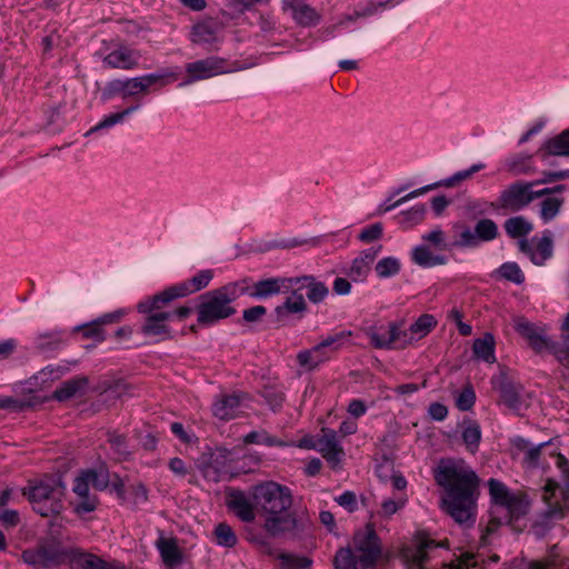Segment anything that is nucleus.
Instances as JSON below:
<instances>
[{
    "instance_id": "nucleus-1",
    "label": "nucleus",
    "mask_w": 569,
    "mask_h": 569,
    "mask_svg": "<svg viewBox=\"0 0 569 569\" xmlns=\"http://www.w3.org/2000/svg\"><path fill=\"white\" fill-rule=\"evenodd\" d=\"M433 476L437 485L445 490L441 509L457 523L472 527L479 485L476 472L463 460L442 459Z\"/></svg>"
},
{
    "instance_id": "nucleus-2",
    "label": "nucleus",
    "mask_w": 569,
    "mask_h": 569,
    "mask_svg": "<svg viewBox=\"0 0 569 569\" xmlns=\"http://www.w3.org/2000/svg\"><path fill=\"white\" fill-rule=\"evenodd\" d=\"M252 499L258 516L263 519V529L271 536L284 531L292 505L291 490L278 482L266 481L252 487Z\"/></svg>"
},
{
    "instance_id": "nucleus-3",
    "label": "nucleus",
    "mask_w": 569,
    "mask_h": 569,
    "mask_svg": "<svg viewBox=\"0 0 569 569\" xmlns=\"http://www.w3.org/2000/svg\"><path fill=\"white\" fill-rule=\"evenodd\" d=\"M555 463L561 472L563 489L561 490V500L557 497L559 485L553 479H548L542 488L541 498L546 503L542 510L535 519L533 529L537 536H543L556 521L565 518L569 512V461L560 453L551 455Z\"/></svg>"
},
{
    "instance_id": "nucleus-4",
    "label": "nucleus",
    "mask_w": 569,
    "mask_h": 569,
    "mask_svg": "<svg viewBox=\"0 0 569 569\" xmlns=\"http://www.w3.org/2000/svg\"><path fill=\"white\" fill-rule=\"evenodd\" d=\"M249 281L243 279L229 282L200 296L197 306V322L201 327H211L236 313L232 302L248 292Z\"/></svg>"
},
{
    "instance_id": "nucleus-5",
    "label": "nucleus",
    "mask_w": 569,
    "mask_h": 569,
    "mask_svg": "<svg viewBox=\"0 0 569 569\" xmlns=\"http://www.w3.org/2000/svg\"><path fill=\"white\" fill-rule=\"evenodd\" d=\"M173 299L163 290L138 303L137 309L144 315V321L140 328L147 337H160L167 339L171 337L169 322L172 315L163 310Z\"/></svg>"
},
{
    "instance_id": "nucleus-6",
    "label": "nucleus",
    "mask_w": 569,
    "mask_h": 569,
    "mask_svg": "<svg viewBox=\"0 0 569 569\" xmlns=\"http://www.w3.org/2000/svg\"><path fill=\"white\" fill-rule=\"evenodd\" d=\"M64 487L59 479H47L30 487L28 497L33 510L42 517H49L60 512Z\"/></svg>"
},
{
    "instance_id": "nucleus-7",
    "label": "nucleus",
    "mask_w": 569,
    "mask_h": 569,
    "mask_svg": "<svg viewBox=\"0 0 569 569\" xmlns=\"http://www.w3.org/2000/svg\"><path fill=\"white\" fill-rule=\"evenodd\" d=\"M535 183L517 180L502 189L495 202L490 203L492 209L517 212L527 208L533 200L540 199L546 191L533 190Z\"/></svg>"
},
{
    "instance_id": "nucleus-8",
    "label": "nucleus",
    "mask_w": 569,
    "mask_h": 569,
    "mask_svg": "<svg viewBox=\"0 0 569 569\" xmlns=\"http://www.w3.org/2000/svg\"><path fill=\"white\" fill-rule=\"evenodd\" d=\"M352 548L356 553V563L360 569L375 568L382 555V547L372 523H367L362 530L355 533Z\"/></svg>"
},
{
    "instance_id": "nucleus-9",
    "label": "nucleus",
    "mask_w": 569,
    "mask_h": 569,
    "mask_svg": "<svg viewBox=\"0 0 569 569\" xmlns=\"http://www.w3.org/2000/svg\"><path fill=\"white\" fill-rule=\"evenodd\" d=\"M489 493L497 508L505 511L503 518L507 521L518 519L527 512V503L499 480L490 479L488 482Z\"/></svg>"
},
{
    "instance_id": "nucleus-10",
    "label": "nucleus",
    "mask_w": 569,
    "mask_h": 569,
    "mask_svg": "<svg viewBox=\"0 0 569 569\" xmlns=\"http://www.w3.org/2000/svg\"><path fill=\"white\" fill-rule=\"evenodd\" d=\"M499 234L498 224L490 218H482L476 222L473 229L468 227L463 228L460 231L455 246L460 248H476L482 242L496 240Z\"/></svg>"
},
{
    "instance_id": "nucleus-11",
    "label": "nucleus",
    "mask_w": 569,
    "mask_h": 569,
    "mask_svg": "<svg viewBox=\"0 0 569 569\" xmlns=\"http://www.w3.org/2000/svg\"><path fill=\"white\" fill-rule=\"evenodd\" d=\"M184 70L187 77L180 86H188L197 81L207 80L228 71L226 60L220 57H208L189 62L186 64Z\"/></svg>"
},
{
    "instance_id": "nucleus-12",
    "label": "nucleus",
    "mask_w": 569,
    "mask_h": 569,
    "mask_svg": "<svg viewBox=\"0 0 569 569\" xmlns=\"http://www.w3.org/2000/svg\"><path fill=\"white\" fill-rule=\"evenodd\" d=\"M512 326L515 331L527 340L535 351L541 352L551 347L545 325L531 322L526 317L518 315L512 317Z\"/></svg>"
},
{
    "instance_id": "nucleus-13",
    "label": "nucleus",
    "mask_w": 569,
    "mask_h": 569,
    "mask_svg": "<svg viewBox=\"0 0 569 569\" xmlns=\"http://www.w3.org/2000/svg\"><path fill=\"white\" fill-rule=\"evenodd\" d=\"M223 29L224 26L221 21L211 18L203 19L192 26L190 40L198 46L212 47L222 41Z\"/></svg>"
},
{
    "instance_id": "nucleus-14",
    "label": "nucleus",
    "mask_w": 569,
    "mask_h": 569,
    "mask_svg": "<svg viewBox=\"0 0 569 569\" xmlns=\"http://www.w3.org/2000/svg\"><path fill=\"white\" fill-rule=\"evenodd\" d=\"M316 450L321 453L331 468L337 469L345 455L337 432L330 428H322L321 433L317 437Z\"/></svg>"
},
{
    "instance_id": "nucleus-15",
    "label": "nucleus",
    "mask_w": 569,
    "mask_h": 569,
    "mask_svg": "<svg viewBox=\"0 0 569 569\" xmlns=\"http://www.w3.org/2000/svg\"><path fill=\"white\" fill-rule=\"evenodd\" d=\"M282 9L300 27H316L322 20L321 12L303 0H283Z\"/></svg>"
},
{
    "instance_id": "nucleus-16",
    "label": "nucleus",
    "mask_w": 569,
    "mask_h": 569,
    "mask_svg": "<svg viewBox=\"0 0 569 569\" xmlns=\"http://www.w3.org/2000/svg\"><path fill=\"white\" fill-rule=\"evenodd\" d=\"M518 244L520 251L537 266H542L552 256L553 242L550 231H545L540 239H521Z\"/></svg>"
},
{
    "instance_id": "nucleus-17",
    "label": "nucleus",
    "mask_w": 569,
    "mask_h": 569,
    "mask_svg": "<svg viewBox=\"0 0 569 569\" xmlns=\"http://www.w3.org/2000/svg\"><path fill=\"white\" fill-rule=\"evenodd\" d=\"M68 565L71 569H127L120 561H106L93 553L79 549H70Z\"/></svg>"
},
{
    "instance_id": "nucleus-18",
    "label": "nucleus",
    "mask_w": 569,
    "mask_h": 569,
    "mask_svg": "<svg viewBox=\"0 0 569 569\" xmlns=\"http://www.w3.org/2000/svg\"><path fill=\"white\" fill-rule=\"evenodd\" d=\"M213 278L212 270H201L191 279L167 288L164 291L174 300L200 291L209 286Z\"/></svg>"
},
{
    "instance_id": "nucleus-19",
    "label": "nucleus",
    "mask_w": 569,
    "mask_h": 569,
    "mask_svg": "<svg viewBox=\"0 0 569 569\" xmlns=\"http://www.w3.org/2000/svg\"><path fill=\"white\" fill-rule=\"evenodd\" d=\"M177 79V72L150 73L130 78L127 79V94L128 97H133L140 92H146L153 84L166 86Z\"/></svg>"
},
{
    "instance_id": "nucleus-20",
    "label": "nucleus",
    "mask_w": 569,
    "mask_h": 569,
    "mask_svg": "<svg viewBox=\"0 0 569 569\" xmlns=\"http://www.w3.org/2000/svg\"><path fill=\"white\" fill-rule=\"evenodd\" d=\"M90 481L81 471L74 479L72 491L78 500L73 503V509L78 515H83L93 511L97 508L98 499L96 496L90 495Z\"/></svg>"
},
{
    "instance_id": "nucleus-21",
    "label": "nucleus",
    "mask_w": 569,
    "mask_h": 569,
    "mask_svg": "<svg viewBox=\"0 0 569 569\" xmlns=\"http://www.w3.org/2000/svg\"><path fill=\"white\" fill-rule=\"evenodd\" d=\"M376 349H395L396 322L373 325L362 329Z\"/></svg>"
},
{
    "instance_id": "nucleus-22",
    "label": "nucleus",
    "mask_w": 569,
    "mask_h": 569,
    "mask_svg": "<svg viewBox=\"0 0 569 569\" xmlns=\"http://www.w3.org/2000/svg\"><path fill=\"white\" fill-rule=\"evenodd\" d=\"M228 507L244 522H252L256 516H258L256 503L252 499V491L250 496L239 490L231 492Z\"/></svg>"
},
{
    "instance_id": "nucleus-23",
    "label": "nucleus",
    "mask_w": 569,
    "mask_h": 569,
    "mask_svg": "<svg viewBox=\"0 0 569 569\" xmlns=\"http://www.w3.org/2000/svg\"><path fill=\"white\" fill-rule=\"evenodd\" d=\"M138 60L137 51L119 44L103 58V63L109 68L130 70L138 66Z\"/></svg>"
},
{
    "instance_id": "nucleus-24",
    "label": "nucleus",
    "mask_w": 569,
    "mask_h": 569,
    "mask_svg": "<svg viewBox=\"0 0 569 569\" xmlns=\"http://www.w3.org/2000/svg\"><path fill=\"white\" fill-rule=\"evenodd\" d=\"M241 403L240 395H221L213 402L212 412L220 420H231L240 413Z\"/></svg>"
},
{
    "instance_id": "nucleus-25",
    "label": "nucleus",
    "mask_w": 569,
    "mask_h": 569,
    "mask_svg": "<svg viewBox=\"0 0 569 569\" xmlns=\"http://www.w3.org/2000/svg\"><path fill=\"white\" fill-rule=\"evenodd\" d=\"M156 547L161 556L163 563L168 568L179 566L183 560V553L174 538L160 536L156 541Z\"/></svg>"
},
{
    "instance_id": "nucleus-26",
    "label": "nucleus",
    "mask_w": 569,
    "mask_h": 569,
    "mask_svg": "<svg viewBox=\"0 0 569 569\" xmlns=\"http://www.w3.org/2000/svg\"><path fill=\"white\" fill-rule=\"evenodd\" d=\"M380 250L381 246H378L377 248H370L363 250L359 257L353 259L349 270V276L353 281L363 280L367 277L368 272L370 271V267Z\"/></svg>"
},
{
    "instance_id": "nucleus-27",
    "label": "nucleus",
    "mask_w": 569,
    "mask_h": 569,
    "mask_svg": "<svg viewBox=\"0 0 569 569\" xmlns=\"http://www.w3.org/2000/svg\"><path fill=\"white\" fill-rule=\"evenodd\" d=\"M503 169L512 177L530 176L537 169L530 154H513L503 160Z\"/></svg>"
},
{
    "instance_id": "nucleus-28",
    "label": "nucleus",
    "mask_w": 569,
    "mask_h": 569,
    "mask_svg": "<svg viewBox=\"0 0 569 569\" xmlns=\"http://www.w3.org/2000/svg\"><path fill=\"white\" fill-rule=\"evenodd\" d=\"M496 341L495 337L490 332H486L481 338L475 339L472 343V352L476 358L487 362L495 363L496 355H495Z\"/></svg>"
},
{
    "instance_id": "nucleus-29",
    "label": "nucleus",
    "mask_w": 569,
    "mask_h": 569,
    "mask_svg": "<svg viewBox=\"0 0 569 569\" xmlns=\"http://www.w3.org/2000/svg\"><path fill=\"white\" fill-rule=\"evenodd\" d=\"M292 284L302 282V287L308 289L307 297L313 303H319L328 296V288L323 282L317 281L312 276H305L301 278H293L289 280Z\"/></svg>"
},
{
    "instance_id": "nucleus-30",
    "label": "nucleus",
    "mask_w": 569,
    "mask_h": 569,
    "mask_svg": "<svg viewBox=\"0 0 569 569\" xmlns=\"http://www.w3.org/2000/svg\"><path fill=\"white\" fill-rule=\"evenodd\" d=\"M512 446L518 453L523 455L522 459L526 466L537 467L539 465V457L541 456L542 449L546 448L547 443L531 446L527 440L522 438H516L512 440Z\"/></svg>"
},
{
    "instance_id": "nucleus-31",
    "label": "nucleus",
    "mask_w": 569,
    "mask_h": 569,
    "mask_svg": "<svg viewBox=\"0 0 569 569\" xmlns=\"http://www.w3.org/2000/svg\"><path fill=\"white\" fill-rule=\"evenodd\" d=\"M503 229L508 237L520 241L532 232L533 224L523 216H515L505 220Z\"/></svg>"
},
{
    "instance_id": "nucleus-32",
    "label": "nucleus",
    "mask_w": 569,
    "mask_h": 569,
    "mask_svg": "<svg viewBox=\"0 0 569 569\" xmlns=\"http://www.w3.org/2000/svg\"><path fill=\"white\" fill-rule=\"evenodd\" d=\"M284 283V279L281 278H268L254 282L252 287L249 286L248 292L252 298H268L270 296L280 292L281 286Z\"/></svg>"
},
{
    "instance_id": "nucleus-33",
    "label": "nucleus",
    "mask_w": 569,
    "mask_h": 569,
    "mask_svg": "<svg viewBox=\"0 0 569 569\" xmlns=\"http://www.w3.org/2000/svg\"><path fill=\"white\" fill-rule=\"evenodd\" d=\"M541 199L539 203V217L547 223L559 214L565 203V198L562 196H543Z\"/></svg>"
},
{
    "instance_id": "nucleus-34",
    "label": "nucleus",
    "mask_w": 569,
    "mask_h": 569,
    "mask_svg": "<svg viewBox=\"0 0 569 569\" xmlns=\"http://www.w3.org/2000/svg\"><path fill=\"white\" fill-rule=\"evenodd\" d=\"M542 149L550 156L569 157V129L548 139Z\"/></svg>"
},
{
    "instance_id": "nucleus-35",
    "label": "nucleus",
    "mask_w": 569,
    "mask_h": 569,
    "mask_svg": "<svg viewBox=\"0 0 569 569\" xmlns=\"http://www.w3.org/2000/svg\"><path fill=\"white\" fill-rule=\"evenodd\" d=\"M64 341V333L62 330L41 332L34 338L36 348L41 351L58 349Z\"/></svg>"
},
{
    "instance_id": "nucleus-36",
    "label": "nucleus",
    "mask_w": 569,
    "mask_h": 569,
    "mask_svg": "<svg viewBox=\"0 0 569 569\" xmlns=\"http://www.w3.org/2000/svg\"><path fill=\"white\" fill-rule=\"evenodd\" d=\"M462 440L470 452H476L481 440V429L478 422L468 420L463 422Z\"/></svg>"
},
{
    "instance_id": "nucleus-37",
    "label": "nucleus",
    "mask_w": 569,
    "mask_h": 569,
    "mask_svg": "<svg viewBox=\"0 0 569 569\" xmlns=\"http://www.w3.org/2000/svg\"><path fill=\"white\" fill-rule=\"evenodd\" d=\"M307 303L302 295L292 292L286 301L276 308L278 317H283L288 313H301L306 311Z\"/></svg>"
},
{
    "instance_id": "nucleus-38",
    "label": "nucleus",
    "mask_w": 569,
    "mask_h": 569,
    "mask_svg": "<svg viewBox=\"0 0 569 569\" xmlns=\"http://www.w3.org/2000/svg\"><path fill=\"white\" fill-rule=\"evenodd\" d=\"M41 549L47 568L56 567L64 562L68 563L70 549L59 546H42Z\"/></svg>"
},
{
    "instance_id": "nucleus-39",
    "label": "nucleus",
    "mask_w": 569,
    "mask_h": 569,
    "mask_svg": "<svg viewBox=\"0 0 569 569\" xmlns=\"http://www.w3.org/2000/svg\"><path fill=\"white\" fill-rule=\"evenodd\" d=\"M499 391L506 406L515 411L521 410L522 401L517 387L510 382H503L501 383Z\"/></svg>"
},
{
    "instance_id": "nucleus-40",
    "label": "nucleus",
    "mask_w": 569,
    "mask_h": 569,
    "mask_svg": "<svg viewBox=\"0 0 569 569\" xmlns=\"http://www.w3.org/2000/svg\"><path fill=\"white\" fill-rule=\"evenodd\" d=\"M412 260L421 267L442 264L443 258L435 257L426 246H418L411 252Z\"/></svg>"
},
{
    "instance_id": "nucleus-41",
    "label": "nucleus",
    "mask_w": 569,
    "mask_h": 569,
    "mask_svg": "<svg viewBox=\"0 0 569 569\" xmlns=\"http://www.w3.org/2000/svg\"><path fill=\"white\" fill-rule=\"evenodd\" d=\"M139 106H132L127 109H124L121 112L111 113L107 117H104L99 123H97L94 127H92L90 130L87 131L86 136H90L93 132H97L104 128H110L119 122H121L127 116L131 114L136 110H138Z\"/></svg>"
},
{
    "instance_id": "nucleus-42",
    "label": "nucleus",
    "mask_w": 569,
    "mask_h": 569,
    "mask_svg": "<svg viewBox=\"0 0 569 569\" xmlns=\"http://www.w3.org/2000/svg\"><path fill=\"white\" fill-rule=\"evenodd\" d=\"M437 319L430 313L421 315L410 327L415 337L420 340L425 338L437 326Z\"/></svg>"
},
{
    "instance_id": "nucleus-43",
    "label": "nucleus",
    "mask_w": 569,
    "mask_h": 569,
    "mask_svg": "<svg viewBox=\"0 0 569 569\" xmlns=\"http://www.w3.org/2000/svg\"><path fill=\"white\" fill-rule=\"evenodd\" d=\"M213 536L216 539V542L219 546L226 547V548H232L237 543V536L232 528L227 525L226 522L218 523L214 527Z\"/></svg>"
},
{
    "instance_id": "nucleus-44",
    "label": "nucleus",
    "mask_w": 569,
    "mask_h": 569,
    "mask_svg": "<svg viewBox=\"0 0 569 569\" xmlns=\"http://www.w3.org/2000/svg\"><path fill=\"white\" fill-rule=\"evenodd\" d=\"M486 168V164L482 162H478L472 164L469 169L461 170L452 174L451 177L438 182L439 186H443L447 188L455 187L459 184L460 182L471 178L475 173L483 170Z\"/></svg>"
},
{
    "instance_id": "nucleus-45",
    "label": "nucleus",
    "mask_w": 569,
    "mask_h": 569,
    "mask_svg": "<svg viewBox=\"0 0 569 569\" xmlns=\"http://www.w3.org/2000/svg\"><path fill=\"white\" fill-rule=\"evenodd\" d=\"M86 385L84 380L64 381L53 393V398L59 401H66L74 397Z\"/></svg>"
},
{
    "instance_id": "nucleus-46",
    "label": "nucleus",
    "mask_w": 569,
    "mask_h": 569,
    "mask_svg": "<svg viewBox=\"0 0 569 569\" xmlns=\"http://www.w3.org/2000/svg\"><path fill=\"white\" fill-rule=\"evenodd\" d=\"M401 268L400 261L395 257H386L379 260L375 270L379 278H390L399 273Z\"/></svg>"
},
{
    "instance_id": "nucleus-47",
    "label": "nucleus",
    "mask_w": 569,
    "mask_h": 569,
    "mask_svg": "<svg viewBox=\"0 0 569 569\" xmlns=\"http://www.w3.org/2000/svg\"><path fill=\"white\" fill-rule=\"evenodd\" d=\"M335 569H360L356 563V553L353 548H340L333 559Z\"/></svg>"
},
{
    "instance_id": "nucleus-48",
    "label": "nucleus",
    "mask_w": 569,
    "mask_h": 569,
    "mask_svg": "<svg viewBox=\"0 0 569 569\" xmlns=\"http://www.w3.org/2000/svg\"><path fill=\"white\" fill-rule=\"evenodd\" d=\"M351 337V330H342L340 332L328 336L320 342L326 349H328L331 356L332 353L339 351Z\"/></svg>"
},
{
    "instance_id": "nucleus-49",
    "label": "nucleus",
    "mask_w": 569,
    "mask_h": 569,
    "mask_svg": "<svg viewBox=\"0 0 569 569\" xmlns=\"http://www.w3.org/2000/svg\"><path fill=\"white\" fill-rule=\"evenodd\" d=\"M243 441L246 443H259L266 445L269 447L278 446L286 447L290 446V443L281 441L272 436H270L267 431H251L244 436Z\"/></svg>"
},
{
    "instance_id": "nucleus-50",
    "label": "nucleus",
    "mask_w": 569,
    "mask_h": 569,
    "mask_svg": "<svg viewBox=\"0 0 569 569\" xmlns=\"http://www.w3.org/2000/svg\"><path fill=\"white\" fill-rule=\"evenodd\" d=\"M426 213V207L423 204H417L409 210L400 212L398 216L399 222L406 227H412L422 221Z\"/></svg>"
},
{
    "instance_id": "nucleus-51",
    "label": "nucleus",
    "mask_w": 569,
    "mask_h": 569,
    "mask_svg": "<svg viewBox=\"0 0 569 569\" xmlns=\"http://www.w3.org/2000/svg\"><path fill=\"white\" fill-rule=\"evenodd\" d=\"M74 331L80 332L82 339H92L96 342H102L106 340V332L100 328L99 322L91 321L81 326H77Z\"/></svg>"
},
{
    "instance_id": "nucleus-52",
    "label": "nucleus",
    "mask_w": 569,
    "mask_h": 569,
    "mask_svg": "<svg viewBox=\"0 0 569 569\" xmlns=\"http://www.w3.org/2000/svg\"><path fill=\"white\" fill-rule=\"evenodd\" d=\"M498 272L501 278L516 284H521L525 281V274L516 262H506L501 264Z\"/></svg>"
},
{
    "instance_id": "nucleus-53",
    "label": "nucleus",
    "mask_w": 569,
    "mask_h": 569,
    "mask_svg": "<svg viewBox=\"0 0 569 569\" xmlns=\"http://www.w3.org/2000/svg\"><path fill=\"white\" fill-rule=\"evenodd\" d=\"M83 472L96 490L102 491L109 486V472L106 469H87Z\"/></svg>"
},
{
    "instance_id": "nucleus-54",
    "label": "nucleus",
    "mask_w": 569,
    "mask_h": 569,
    "mask_svg": "<svg viewBox=\"0 0 569 569\" xmlns=\"http://www.w3.org/2000/svg\"><path fill=\"white\" fill-rule=\"evenodd\" d=\"M415 341H418V339L411 331V327L405 330L398 322H396L395 349H403Z\"/></svg>"
},
{
    "instance_id": "nucleus-55",
    "label": "nucleus",
    "mask_w": 569,
    "mask_h": 569,
    "mask_svg": "<svg viewBox=\"0 0 569 569\" xmlns=\"http://www.w3.org/2000/svg\"><path fill=\"white\" fill-rule=\"evenodd\" d=\"M476 401V393L471 386H466L456 398V406L461 411L470 410Z\"/></svg>"
},
{
    "instance_id": "nucleus-56",
    "label": "nucleus",
    "mask_w": 569,
    "mask_h": 569,
    "mask_svg": "<svg viewBox=\"0 0 569 569\" xmlns=\"http://www.w3.org/2000/svg\"><path fill=\"white\" fill-rule=\"evenodd\" d=\"M407 503L406 495H399L397 498L385 499L381 503V513L386 517L395 515Z\"/></svg>"
},
{
    "instance_id": "nucleus-57",
    "label": "nucleus",
    "mask_w": 569,
    "mask_h": 569,
    "mask_svg": "<svg viewBox=\"0 0 569 569\" xmlns=\"http://www.w3.org/2000/svg\"><path fill=\"white\" fill-rule=\"evenodd\" d=\"M439 184L438 183H433V184H429V186H425V187H421L419 189H416L409 193H407L406 196H403L402 198L398 199L396 202H393L392 204L390 206H387L385 208H380V211L381 212H387V211H390L399 206H401L402 203L416 198V197H419L435 188H437Z\"/></svg>"
},
{
    "instance_id": "nucleus-58",
    "label": "nucleus",
    "mask_w": 569,
    "mask_h": 569,
    "mask_svg": "<svg viewBox=\"0 0 569 569\" xmlns=\"http://www.w3.org/2000/svg\"><path fill=\"white\" fill-rule=\"evenodd\" d=\"M298 365L308 371H312L318 368L321 363L317 356L312 353L311 349H305L297 353Z\"/></svg>"
},
{
    "instance_id": "nucleus-59",
    "label": "nucleus",
    "mask_w": 569,
    "mask_h": 569,
    "mask_svg": "<svg viewBox=\"0 0 569 569\" xmlns=\"http://www.w3.org/2000/svg\"><path fill=\"white\" fill-rule=\"evenodd\" d=\"M383 227L380 222L372 223L363 228L358 238L360 241L369 243L379 240L382 237Z\"/></svg>"
},
{
    "instance_id": "nucleus-60",
    "label": "nucleus",
    "mask_w": 569,
    "mask_h": 569,
    "mask_svg": "<svg viewBox=\"0 0 569 569\" xmlns=\"http://www.w3.org/2000/svg\"><path fill=\"white\" fill-rule=\"evenodd\" d=\"M23 561L38 568H47L41 547L24 550L21 555Z\"/></svg>"
},
{
    "instance_id": "nucleus-61",
    "label": "nucleus",
    "mask_w": 569,
    "mask_h": 569,
    "mask_svg": "<svg viewBox=\"0 0 569 569\" xmlns=\"http://www.w3.org/2000/svg\"><path fill=\"white\" fill-rule=\"evenodd\" d=\"M108 441L119 458H126L129 455L126 438L122 435L109 432Z\"/></svg>"
},
{
    "instance_id": "nucleus-62",
    "label": "nucleus",
    "mask_w": 569,
    "mask_h": 569,
    "mask_svg": "<svg viewBox=\"0 0 569 569\" xmlns=\"http://www.w3.org/2000/svg\"><path fill=\"white\" fill-rule=\"evenodd\" d=\"M20 521L19 513L16 510L2 508L0 506V522L8 528L18 526Z\"/></svg>"
},
{
    "instance_id": "nucleus-63",
    "label": "nucleus",
    "mask_w": 569,
    "mask_h": 569,
    "mask_svg": "<svg viewBox=\"0 0 569 569\" xmlns=\"http://www.w3.org/2000/svg\"><path fill=\"white\" fill-rule=\"evenodd\" d=\"M148 500V490L142 483H136L130 488V501L137 506Z\"/></svg>"
},
{
    "instance_id": "nucleus-64",
    "label": "nucleus",
    "mask_w": 569,
    "mask_h": 569,
    "mask_svg": "<svg viewBox=\"0 0 569 569\" xmlns=\"http://www.w3.org/2000/svg\"><path fill=\"white\" fill-rule=\"evenodd\" d=\"M377 12V6L375 3H367L363 7H359L351 14L346 17L347 21L353 22L360 18L371 17Z\"/></svg>"
}]
</instances>
